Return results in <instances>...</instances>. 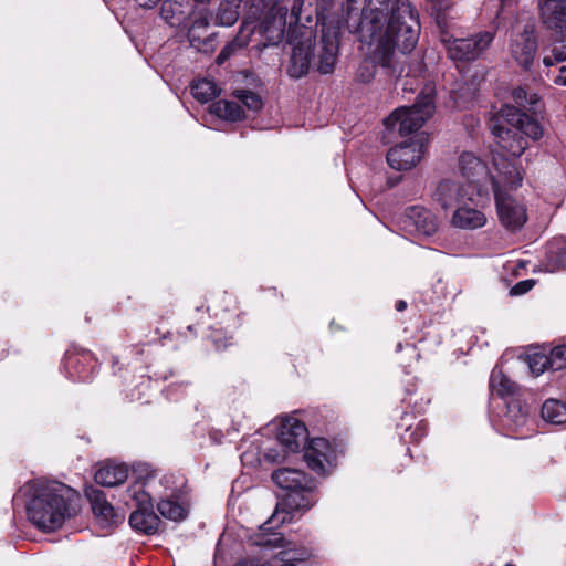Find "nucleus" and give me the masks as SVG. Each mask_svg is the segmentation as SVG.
<instances>
[{
    "label": "nucleus",
    "instance_id": "obj_1",
    "mask_svg": "<svg viewBox=\"0 0 566 566\" xmlns=\"http://www.w3.org/2000/svg\"><path fill=\"white\" fill-rule=\"evenodd\" d=\"M347 28L359 34L368 56L385 67L391 66L395 49L410 52L417 45L420 23L409 0H367L359 18L347 9Z\"/></svg>",
    "mask_w": 566,
    "mask_h": 566
},
{
    "label": "nucleus",
    "instance_id": "obj_2",
    "mask_svg": "<svg viewBox=\"0 0 566 566\" xmlns=\"http://www.w3.org/2000/svg\"><path fill=\"white\" fill-rule=\"evenodd\" d=\"M21 491L29 497V521L43 532L59 530L74 514L78 501V494L73 489L55 481L28 482Z\"/></svg>",
    "mask_w": 566,
    "mask_h": 566
},
{
    "label": "nucleus",
    "instance_id": "obj_3",
    "mask_svg": "<svg viewBox=\"0 0 566 566\" xmlns=\"http://www.w3.org/2000/svg\"><path fill=\"white\" fill-rule=\"evenodd\" d=\"M496 212L501 224L509 231H517L527 221L526 207L511 195L523 181L522 171L510 160L495 157V172L491 174Z\"/></svg>",
    "mask_w": 566,
    "mask_h": 566
},
{
    "label": "nucleus",
    "instance_id": "obj_4",
    "mask_svg": "<svg viewBox=\"0 0 566 566\" xmlns=\"http://www.w3.org/2000/svg\"><path fill=\"white\" fill-rule=\"evenodd\" d=\"M273 482L289 493L279 504L272 516L261 526L260 530H272L279 524H284L293 518L296 511H307L317 501L314 495L315 482L303 471L282 468L273 472Z\"/></svg>",
    "mask_w": 566,
    "mask_h": 566
},
{
    "label": "nucleus",
    "instance_id": "obj_5",
    "mask_svg": "<svg viewBox=\"0 0 566 566\" xmlns=\"http://www.w3.org/2000/svg\"><path fill=\"white\" fill-rule=\"evenodd\" d=\"M253 544L260 546L265 552L279 551L275 560L279 565H274L270 560L255 562L243 559L235 566H314L310 560V552L305 547H298L291 541H287L280 532L272 530H260V533L253 536Z\"/></svg>",
    "mask_w": 566,
    "mask_h": 566
},
{
    "label": "nucleus",
    "instance_id": "obj_6",
    "mask_svg": "<svg viewBox=\"0 0 566 566\" xmlns=\"http://www.w3.org/2000/svg\"><path fill=\"white\" fill-rule=\"evenodd\" d=\"M434 109V90L431 85H427L412 106L397 108L384 120V124L387 129L397 130L401 136H406L420 129L433 115Z\"/></svg>",
    "mask_w": 566,
    "mask_h": 566
},
{
    "label": "nucleus",
    "instance_id": "obj_7",
    "mask_svg": "<svg viewBox=\"0 0 566 566\" xmlns=\"http://www.w3.org/2000/svg\"><path fill=\"white\" fill-rule=\"evenodd\" d=\"M437 24L440 29V40L452 60L474 61L490 48L494 40V34L490 31H483L467 39H455L447 32V23L441 14L437 15Z\"/></svg>",
    "mask_w": 566,
    "mask_h": 566
},
{
    "label": "nucleus",
    "instance_id": "obj_8",
    "mask_svg": "<svg viewBox=\"0 0 566 566\" xmlns=\"http://www.w3.org/2000/svg\"><path fill=\"white\" fill-rule=\"evenodd\" d=\"M331 0H317L316 15L317 23L322 25V36L318 52V71L322 74H331L338 55V34L340 21L334 20L326 14V8Z\"/></svg>",
    "mask_w": 566,
    "mask_h": 566
},
{
    "label": "nucleus",
    "instance_id": "obj_9",
    "mask_svg": "<svg viewBox=\"0 0 566 566\" xmlns=\"http://www.w3.org/2000/svg\"><path fill=\"white\" fill-rule=\"evenodd\" d=\"M248 24L244 36L250 41H258L261 49L277 45L284 36L286 24V8L280 7L274 3L269 9L266 15L259 25H253L252 22H243L242 27Z\"/></svg>",
    "mask_w": 566,
    "mask_h": 566
},
{
    "label": "nucleus",
    "instance_id": "obj_10",
    "mask_svg": "<svg viewBox=\"0 0 566 566\" xmlns=\"http://www.w3.org/2000/svg\"><path fill=\"white\" fill-rule=\"evenodd\" d=\"M315 34L311 27L296 25L290 31L289 42L292 45L289 75L300 78L305 75L313 57V43Z\"/></svg>",
    "mask_w": 566,
    "mask_h": 566
},
{
    "label": "nucleus",
    "instance_id": "obj_11",
    "mask_svg": "<svg viewBox=\"0 0 566 566\" xmlns=\"http://www.w3.org/2000/svg\"><path fill=\"white\" fill-rule=\"evenodd\" d=\"M428 135L423 132L416 133L409 139L391 147L387 153L388 165L398 171L410 170L422 159Z\"/></svg>",
    "mask_w": 566,
    "mask_h": 566
},
{
    "label": "nucleus",
    "instance_id": "obj_12",
    "mask_svg": "<svg viewBox=\"0 0 566 566\" xmlns=\"http://www.w3.org/2000/svg\"><path fill=\"white\" fill-rule=\"evenodd\" d=\"M137 509L129 516L130 526L143 534L151 535L159 531L161 521L153 510L151 499L142 490H134Z\"/></svg>",
    "mask_w": 566,
    "mask_h": 566
},
{
    "label": "nucleus",
    "instance_id": "obj_13",
    "mask_svg": "<svg viewBox=\"0 0 566 566\" xmlns=\"http://www.w3.org/2000/svg\"><path fill=\"white\" fill-rule=\"evenodd\" d=\"M491 130L497 139L496 143L501 149V151H496L493 156V165L495 166V157L502 156L517 168L515 159L527 148V142L520 136V133L513 126L509 128L502 124H493Z\"/></svg>",
    "mask_w": 566,
    "mask_h": 566
},
{
    "label": "nucleus",
    "instance_id": "obj_14",
    "mask_svg": "<svg viewBox=\"0 0 566 566\" xmlns=\"http://www.w3.org/2000/svg\"><path fill=\"white\" fill-rule=\"evenodd\" d=\"M335 459V451L325 438L312 439L304 451V460L308 468L321 475L331 472Z\"/></svg>",
    "mask_w": 566,
    "mask_h": 566
},
{
    "label": "nucleus",
    "instance_id": "obj_15",
    "mask_svg": "<svg viewBox=\"0 0 566 566\" xmlns=\"http://www.w3.org/2000/svg\"><path fill=\"white\" fill-rule=\"evenodd\" d=\"M438 227L437 217L430 210L419 206L408 208L402 219V228L418 237H430L437 232Z\"/></svg>",
    "mask_w": 566,
    "mask_h": 566
},
{
    "label": "nucleus",
    "instance_id": "obj_16",
    "mask_svg": "<svg viewBox=\"0 0 566 566\" xmlns=\"http://www.w3.org/2000/svg\"><path fill=\"white\" fill-rule=\"evenodd\" d=\"M308 431L304 422L295 417H285L279 428L277 440L287 452H297L304 447Z\"/></svg>",
    "mask_w": 566,
    "mask_h": 566
},
{
    "label": "nucleus",
    "instance_id": "obj_17",
    "mask_svg": "<svg viewBox=\"0 0 566 566\" xmlns=\"http://www.w3.org/2000/svg\"><path fill=\"white\" fill-rule=\"evenodd\" d=\"M510 50L512 57L521 66L528 69L532 65L537 50L533 24H526L523 32L512 39Z\"/></svg>",
    "mask_w": 566,
    "mask_h": 566
},
{
    "label": "nucleus",
    "instance_id": "obj_18",
    "mask_svg": "<svg viewBox=\"0 0 566 566\" xmlns=\"http://www.w3.org/2000/svg\"><path fill=\"white\" fill-rule=\"evenodd\" d=\"M94 516L97 523L105 528L113 527L123 522L124 517L118 514L114 506L106 500L103 491L91 489L86 492Z\"/></svg>",
    "mask_w": 566,
    "mask_h": 566
},
{
    "label": "nucleus",
    "instance_id": "obj_19",
    "mask_svg": "<svg viewBox=\"0 0 566 566\" xmlns=\"http://www.w3.org/2000/svg\"><path fill=\"white\" fill-rule=\"evenodd\" d=\"M157 510L161 516L167 520L174 522L184 521L189 512L186 492L179 489L166 494L165 497L157 503Z\"/></svg>",
    "mask_w": 566,
    "mask_h": 566
},
{
    "label": "nucleus",
    "instance_id": "obj_20",
    "mask_svg": "<svg viewBox=\"0 0 566 566\" xmlns=\"http://www.w3.org/2000/svg\"><path fill=\"white\" fill-rule=\"evenodd\" d=\"M501 117L505 118L511 126H513L520 134L532 140H537L543 136V127L541 124L525 113L518 109L506 106L502 109Z\"/></svg>",
    "mask_w": 566,
    "mask_h": 566
},
{
    "label": "nucleus",
    "instance_id": "obj_21",
    "mask_svg": "<svg viewBox=\"0 0 566 566\" xmlns=\"http://www.w3.org/2000/svg\"><path fill=\"white\" fill-rule=\"evenodd\" d=\"M539 10L542 22L566 38V0H544Z\"/></svg>",
    "mask_w": 566,
    "mask_h": 566
},
{
    "label": "nucleus",
    "instance_id": "obj_22",
    "mask_svg": "<svg viewBox=\"0 0 566 566\" xmlns=\"http://www.w3.org/2000/svg\"><path fill=\"white\" fill-rule=\"evenodd\" d=\"M541 270L548 273H555L566 269V240L554 239L548 242Z\"/></svg>",
    "mask_w": 566,
    "mask_h": 566
},
{
    "label": "nucleus",
    "instance_id": "obj_23",
    "mask_svg": "<svg viewBox=\"0 0 566 566\" xmlns=\"http://www.w3.org/2000/svg\"><path fill=\"white\" fill-rule=\"evenodd\" d=\"M195 0H165L161 4L160 17L171 27H180L185 23Z\"/></svg>",
    "mask_w": 566,
    "mask_h": 566
},
{
    "label": "nucleus",
    "instance_id": "obj_24",
    "mask_svg": "<svg viewBox=\"0 0 566 566\" xmlns=\"http://www.w3.org/2000/svg\"><path fill=\"white\" fill-rule=\"evenodd\" d=\"M485 223V214L481 210L468 206L458 207L452 216V224L464 230L479 229Z\"/></svg>",
    "mask_w": 566,
    "mask_h": 566
},
{
    "label": "nucleus",
    "instance_id": "obj_25",
    "mask_svg": "<svg viewBox=\"0 0 566 566\" xmlns=\"http://www.w3.org/2000/svg\"><path fill=\"white\" fill-rule=\"evenodd\" d=\"M96 483L104 486L123 484L128 478V467L123 463H105L95 472Z\"/></svg>",
    "mask_w": 566,
    "mask_h": 566
},
{
    "label": "nucleus",
    "instance_id": "obj_26",
    "mask_svg": "<svg viewBox=\"0 0 566 566\" xmlns=\"http://www.w3.org/2000/svg\"><path fill=\"white\" fill-rule=\"evenodd\" d=\"M188 18L191 19V24L188 30V39L191 46H198L200 36L197 31L207 29L211 21L214 22L213 15L205 7H193Z\"/></svg>",
    "mask_w": 566,
    "mask_h": 566
},
{
    "label": "nucleus",
    "instance_id": "obj_27",
    "mask_svg": "<svg viewBox=\"0 0 566 566\" xmlns=\"http://www.w3.org/2000/svg\"><path fill=\"white\" fill-rule=\"evenodd\" d=\"M528 410L518 400L507 403L506 412L503 416V424L511 431H517L527 423Z\"/></svg>",
    "mask_w": 566,
    "mask_h": 566
},
{
    "label": "nucleus",
    "instance_id": "obj_28",
    "mask_svg": "<svg viewBox=\"0 0 566 566\" xmlns=\"http://www.w3.org/2000/svg\"><path fill=\"white\" fill-rule=\"evenodd\" d=\"M434 196L443 209L459 203L463 197L460 186L451 180H442L438 185Z\"/></svg>",
    "mask_w": 566,
    "mask_h": 566
},
{
    "label": "nucleus",
    "instance_id": "obj_29",
    "mask_svg": "<svg viewBox=\"0 0 566 566\" xmlns=\"http://www.w3.org/2000/svg\"><path fill=\"white\" fill-rule=\"evenodd\" d=\"M459 168L464 178L475 181L486 172L484 163L474 154L465 151L459 158Z\"/></svg>",
    "mask_w": 566,
    "mask_h": 566
},
{
    "label": "nucleus",
    "instance_id": "obj_30",
    "mask_svg": "<svg viewBox=\"0 0 566 566\" xmlns=\"http://www.w3.org/2000/svg\"><path fill=\"white\" fill-rule=\"evenodd\" d=\"M93 359L91 354H75L71 353L66 355L65 367L71 377H76L81 381H86L90 379V374L86 373L84 365L92 364Z\"/></svg>",
    "mask_w": 566,
    "mask_h": 566
},
{
    "label": "nucleus",
    "instance_id": "obj_31",
    "mask_svg": "<svg viewBox=\"0 0 566 566\" xmlns=\"http://www.w3.org/2000/svg\"><path fill=\"white\" fill-rule=\"evenodd\" d=\"M239 18V0H221L216 15L214 24L231 27Z\"/></svg>",
    "mask_w": 566,
    "mask_h": 566
},
{
    "label": "nucleus",
    "instance_id": "obj_32",
    "mask_svg": "<svg viewBox=\"0 0 566 566\" xmlns=\"http://www.w3.org/2000/svg\"><path fill=\"white\" fill-rule=\"evenodd\" d=\"M210 113L229 122L241 120L244 116L243 109L238 103L223 99L213 103L210 106Z\"/></svg>",
    "mask_w": 566,
    "mask_h": 566
},
{
    "label": "nucleus",
    "instance_id": "obj_33",
    "mask_svg": "<svg viewBox=\"0 0 566 566\" xmlns=\"http://www.w3.org/2000/svg\"><path fill=\"white\" fill-rule=\"evenodd\" d=\"M542 418L552 424H563L566 422V405L557 399H547L541 411Z\"/></svg>",
    "mask_w": 566,
    "mask_h": 566
},
{
    "label": "nucleus",
    "instance_id": "obj_34",
    "mask_svg": "<svg viewBox=\"0 0 566 566\" xmlns=\"http://www.w3.org/2000/svg\"><path fill=\"white\" fill-rule=\"evenodd\" d=\"M191 93L197 101L207 103L219 94V90L213 81L202 78L193 83Z\"/></svg>",
    "mask_w": 566,
    "mask_h": 566
},
{
    "label": "nucleus",
    "instance_id": "obj_35",
    "mask_svg": "<svg viewBox=\"0 0 566 566\" xmlns=\"http://www.w3.org/2000/svg\"><path fill=\"white\" fill-rule=\"evenodd\" d=\"M490 387L496 395L502 397L515 391V384L496 367L491 373Z\"/></svg>",
    "mask_w": 566,
    "mask_h": 566
},
{
    "label": "nucleus",
    "instance_id": "obj_36",
    "mask_svg": "<svg viewBox=\"0 0 566 566\" xmlns=\"http://www.w3.org/2000/svg\"><path fill=\"white\" fill-rule=\"evenodd\" d=\"M392 60H395V56L392 57ZM376 65H379L382 67V65L380 63L373 62L369 59L368 46H366V60L361 63V65L358 69V72H357V77L359 78V81L365 82V83L371 81L375 76V66ZM384 69H385V66H384ZM386 70L389 71L390 75L396 74V67H395L394 61H391V66L386 67Z\"/></svg>",
    "mask_w": 566,
    "mask_h": 566
},
{
    "label": "nucleus",
    "instance_id": "obj_37",
    "mask_svg": "<svg viewBox=\"0 0 566 566\" xmlns=\"http://www.w3.org/2000/svg\"><path fill=\"white\" fill-rule=\"evenodd\" d=\"M245 29H248V24L241 27L239 34L237 38L229 44H227L217 57V62L219 64L223 63L230 55L238 49H241L248 44V39L244 36Z\"/></svg>",
    "mask_w": 566,
    "mask_h": 566
},
{
    "label": "nucleus",
    "instance_id": "obj_38",
    "mask_svg": "<svg viewBox=\"0 0 566 566\" xmlns=\"http://www.w3.org/2000/svg\"><path fill=\"white\" fill-rule=\"evenodd\" d=\"M527 364L531 373L534 376H539L545 370H551L547 353L545 352H537L527 355Z\"/></svg>",
    "mask_w": 566,
    "mask_h": 566
},
{
    "label": "nucleus",
    "instance_id": "obj_39",
    "mask_svg": "<svg viewBox=\"0 0 566 566\" xmlns=\"http://www.w3.org/2000/svg\"><path fill=\"white\" fill-rule=\"evenodd\" d=\"M551 370H560L566 367V346L560 345L552 348L547 353Z\"/></svg>",
    "mask_w": 566,
    "mask_h": 566
},
{
    "label": "nucleus",
    "instance_id": "obj_40",
    "mask_svg": "<svg viewBox=\"0 0 566 566\" xmlns=\"http://www.w3.org/2000/svg\"><path fill=\"white\" fill-rule=\"evenodd\" d=\"M235 97L244 104L248 109L258 112L262 108V101L260 96L249 90H241L235 92Z\"/></svg>",
    "mask_w": 566,
    "mask_h": 566
},
{
    "label": "nucleus",
    "instance_id": "obj_41",
    "mask_svg": "<svg viewBox=\"0 0 566 566\" xmlns=\"http://www.w3.org/2000/svg\"><path fill=\"white\" fill-rule=\"evenodd\" d=\"M513 98L515 103L523 108H533L538 102L537 94L528 93L523 87H518L513 91Z\"/></svg>",
    "mask_w": 566,
    "mask_h": 566
},
{
    "label": "nucleus",
    "instance_id": "obj_42",
    "mask_svg": "<svg viewBox=\"0 0 566 566\" xmlns=\"http://www.w3.org/2000/svg\"><path fill=\"white\" fill-rule=\"evenodd\" d=\"M534 286L533 280H524L516 283L510 291L512 295H523L532 290Z\"/></svg>",
    "mask_w": 566,
    "mask_h": 566
},
{
    "label": "nucleus",
    "instance_id": "obj_43",
    "mask_svg": "<svg viewBox=\"0 0 566 566\" xmlns=\"http://www.w3.org/2000/svg\"><path fill=\"white\" fill-rule=\"evenodd\" d=\"M305 0H294V3L291 8V21L290 24L293 22L298 23L300 22V13L302 10V7L304 4Z\"/></svg>",
    "mask_w": 566,
    "mask_h": 566
},
{
    "label": "nucleus",
    "instance_id": "obj_44",
    "mask_svg": "<svg viewBox=\"0 0 566 566\" xmlns=\"http://www.w3.org/2000/svg\"><path fill=\"white\" fill-rule=\"evenodd\" d=\"M552 55L554 56V61L563 62L566 60V44H562L559 46H555L552 49Z\"/></svg>",
    "mask_w": 566,
    "mask_h": 566
},
{
    "label": "nucleus",
    "instance_id": "obj_45",
    "mask_svg": "<svg viewBox=\"0 0 566 566\" xmlns=\"http://www.w3.org/2000/svg\"><path fill=\"white\" fill-rule=\"evenodd\" d=\"M559 72L560 73L554 78V82L558 85L566 86V75L564 74L566 72V67L562 66Z\"/></svg>",
    "mask_w": 566,
    "mask_h": 566
},
{
    "label": "nucleus",
    "instance_id": "obj_46",
    "mask_svg": "<svg viewBox=\"0 0 566 566\" xmlns=\"http://www.w3.org/2000/svg\"><path fill=\"white\" fill-rule=\"evenodd\" d=\"M543 63L545 64V66H552V65H554L555 63H558V62L554 61V56L553 55H545L544 59H543Z\"/></svg>",
    "mask_w": 566,
    "mask_h": 566
},
{
    "label": "nucleus",
    "instance_id": "obj_47",
    "mask_svg": "<svg viewBox=\"0 0 566 566\" xmlns=\"http://www.w3.org/2000/svg\"><path fill=\"white\" fill-rule=\"evenodd\" d=\"M407 307V303L405 301H399L396 305L397 311L401 312Z\"/></svg>",
    "mask_w": 566,
    "mask_h": 566
},
{
    "label": "nucleus",
    "instance_id": "obj_48",
    "mask_svg": "<svg viewBox=\"0 0 566 566\" xmlns=\"http://www.w3.org/2000/svg\"><path fill=\"white\" fill-rule=\"evenodd\" d=\"M434 6H437L439 8V10H442L443 7H442V2L443 0H430Z\"/></svg>",
    "mask_w": 566,
    "mask_h": 566
},
{
    "label": "nucleus",
    "instance_id": "obj_49",
    "mask_svg": "<svg viewBox=\"0 0 566 566\" xmlns=\"http://www.w3.org/2000/svg\"><path fill=\"white\" fill-rule=\"evenodd\" d=\"M210 0H195L193 6L195 7H201L205 3L209 2Z\"/></svg>",
    "mask_w": 566,
    "mask_h": 566
},
{
    "label": "nucleus",
    "instance_id": "obj_50",
    "mask_svg": "<svg viewBox=\"0 0 566 566\" xmlns=\"http://www.w3.org/2000/svg\"><path fill=\"white\" fill-rule=\"evenodd\" d=\"M401 349H402V346H401V344L399 343V344L397 345V350L399 352V350H401Z\"/></svg>",
    "mask_w": 566,
    "mask_h": 566
}]
</instances>
